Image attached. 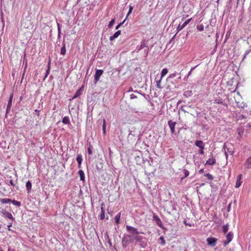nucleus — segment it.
Returning <instances> with one entry per match:
<instances>
[{
  "label": "nucleus",
  "mask_w": 251,
  "mask_h": 251,
  "mask_svg": "<svg viewBox=\"0 0 251 251\" xmlns=\"http://www.w3.org/2000/svg\"><path fill=\"white\" fill-rule=\"evenodd\" d=\"M222 151H224L226 159L227 158L228 154L232 155L233 153L232 146L230 143L225 144Z\"/></svg>",
  "instance_id": "obj_1"
},
{
  "label": "nucleus",
  "mask_w": 251,
  "mask_h": 251,
  "mask_svg": "<svg viewBox=\"0 0 251 251\" xmlns=\"http://www.w3.org/2000/svg\"><path fill=\"white\" fill-rule=\"evenodd\" d=\"M133 242L132 236L129 234H124L122 238V244L123 248H126L127 245Z\"/></svg>",
  "instance_id": "obj_2"
},
{
  "label": "nucleus",
  "mask_w": 251,
  "mask_h": 251,
  "mask_svg": "<svg viewBox=\"0 0 251 251\" xmlns=\"http://www.w3.org/2000/svg\"><path fill=\"white\" fill-rule=\"evenodd\" d=\"M147 42H146L145 40H143L141 42V44L137 46L136 48V51L137 52H139L141 50L143 49L144 48H146V50H145V56H147L148 52H149V48L147 46Z\"/></svg>",
  "instance_id": "obj_3"
},
{
  "label": "nucleus",
  "mask_w": 251,
  "mask_h": 251,
  "mask_svg": "<svg viewBox=\"0 0 251 251\" xmlns=\"http://www.w3.org/2000/svg\"><path fill=\"white\" fill-rule=\"evenodd\" d=\"M126 229L127 231L130 233L132 236H134L135 235L138 234L140 233V232L138 231V229L133 226H126Z\"/></svg>",
  "instance_id": "obj_4"
},
{
  "label": "nucleus",
  "mask_w": 251,
  "mask_h": 251,
  "mask_svg": "<svg viewBox=\"0 0 251 251\" xmlns=\"http://www.w3.org/2000/svg\"><path fill=\"white\" fill-rule=\"evenodd\" d=\"M233 237V234L231 232H228L226 235V240L224 241L223 243L225 246H226L229 243H230Z\"/></svg>",
  "instance_id": "obj_5"
},
{
  "label": "nucleus",
  "mask_w": 251,
  "mask_h": 251,
  "mask_svg": "<svg viewBox=\"0 0 251 251\" xmlns=\"http://www.w3.org/2000/svg\"><path fill=\"white\" fill-rule=\"evenodd\" d=\"M103 73V70H97L96 73L94 76V80L95 83H97V82L99 80L100 76L102 75Z\"/></svg>",
  "instance_id": "obj_6"
},
{
  "label": "nucleus",
  "mask_w": 251,
  "mask_h": 251,
  "mask_svg": "<svg viewBox=\"0 0 251 251\" xmlns=\"http://www.w3.org/2000/svg\"><path fill=\"white\" fill-rule=\"evenodd\" d=\"M207 244L212 247H214L216 245L217 239L215 238L209 237L206 239Z\"/></svg>",
  "instance_id": "obj_7"
},
{
  "label": "nucleus",
  "mask_w": 251,
  "mask_h": 251,
  "mask_svg": "<svg viewBox=\"0 0 251 251\" xmlns=\"http://www.w3.org/2000/svg\"><path fill=\"white\" fill-rule=\"evenodd\" d=\"M213 103L216 104H219L224 106H227V104L224 102L223 100L220 98H215Z\"/></svg>",
  "instance_id": "obj_8"
},
{
  "label": "nucleus",
  "mask_w": 251,
  "mask_h": 251,
  "mask_svg": "<svg viewBox=\"0 0 251 251\" xmlns=\"http://www.w3.org/2000/svg\"><path fill=\"white\" fill-rule=\"evenodd\" d=\"M13 97V94H11L10 96L9 99V100L8 101L7 105L6 115H7L8 113V112L10 111V109L11 107Z\"/></svg>",
  "instance_id": "obj_9"
},
{
  "label": "nucleus",
  "mask_w": 251,
  "mask_h": 251,
  "mask_svg": "<svg viewBox=\"0 0 251 251\" xmlns=\"http://www.w3.org/2000/svg\"><path fill=\"white\" fill-rule=\"evenodd\" d=\"M192 18L187 20L182 25H179L177 27V32L184 28L191 21Z\"/></svg>",
  "instance_id": "obj_10"
},
{
  "label": "nucleus",
  "mask_w": 251,
  "mask_h": 251,
  "mask_svg": "<svg viewBox=\"0 0 251 251\" xmlns=\"http://www.w3.org/2000/svg\"><path fill=\"white\" fill-rule=\"evenodd\" d=\"M168 125L170 128L171 132L172 134L175 133V127L176 125V122L172 120H169L168 122Z\"/></svg>",
  "instance_id": "obj_11"
},
{
  "label": "nucleus",
  "mask_w": 251,
  "mask_h": 251,
  "mask_svg": "<svg viewBox=\"0 0 251 251\" xmlns=\"http://www.w3.org/2000/svg\"><path fill=\"white\" fill-rule=\"evenodd\" d=\"M1 212L5 217L9 219H13V217L10 212L6 211L5 210H2Z\"/></svg>",
  "instance_id": "obj_12"
},
{
  "label": "nucleus",
  "mask_w": 251,
  "mask_h": 251,
  "mask_svg": "<svg viewBox=\"0 0 251 251\" xmlns=\"http://www.w3.org/2000/svg\"><path fill=\"white\" fill-rule=\"evenodd\" d=\"M242 176L241 174H240L237 176V180L235 184L236 188H239L241 186L242 183V181L241 180Z\"/></svg>",
  "instance_id": "obj_13"
},
{
  "label": "nucleus",
  "mask_w": 251,
  "mask_h": 251,
  "mask_svg": "<svg viewBox=\"0 0 251 251\" xmlns=\"http://www.w3.org/2000/svg\"><path fill=\"white\" fill-rule=\"evenodd\" d=\"M83 91V87H81L79 90H78L73 97L72 99H75L82 94V92Z\"/></svg>",
  "instance_id": "obj_14"
},
{
  "label": "nucleus",
  "mask_w": 251,
  "mask_h": 251,
  "mask_svg": "<svg viewBox=\"0 0 251 251\" xmlns=\"http://www.w3.org/2000/svg\"><path fill=\"white\" fill-rule=\"evenodd\" d=\"M76 160L78 163V167L80 168L82 161V157L80 154L77 155Z\"/></svg>",
  "instance_id": "obj_15"
},
{
  "label": "nucleus",
  "mask_w": 251,
  "mask_h": 251,
  "mask_svg": "<svg viewBox=\"0 0 251 251\" xmlns=\"http://www.w3.org/2000/svg\"><path fill=\"white\" fill-rule=\"evenodd\" d=\"M120 34H121V31L118 30V31H116L112 36L110 37L109 40L111 41H113L116 38H117Z\"/></svg>",
  "instance_id": "obj_16"
},
{
  "label": "nucleus",
  "mask_w": 251,
  "mask_h": 251,
  "mask_svg": "<svg viewBox=\"0 0 251 251\" xmlns=\"http://www.w3.org/2000/svg\"><path fill=\"white\" fill-rule=\"evenodd\" d=\"M244 165L245 167L247 169L251 168V156L247 159Z\"/></svg>",
  "instance_id": "obj_17"
},
{
  "label": "nucleus",
  "mask_w": 251,
  "mask_h": 251,
  "mask_svg": "<svg viewBox=\"0 0 251 251\" xmlns=\"http://www.w3.org/2000/svg\"><path fill=\"white\" fill-rule=\"evenodd\" d=\"M195 145L200 148V149H204V143L201 140L196 141L195 142Z\"/></svg>",
  "instance_id": "obj_18"
},
{
  "label": "nucleus",
  "mask_w": 251,
  "mask_h": 251,
  "mask_svg": "<svg viewBox=\"0 0 251 251\" xmlns=\"http://www.w3.org/2000/svg\"><path fill=\"white\" fill-rule=\"evenodd\" d=\"M153 218V219L156 221L157 226L162 227V223L160 218L156 215H154Z\"/></svg>",
  "instance_id": "obj_19"
},
{
  "label": "nucleus",
  "mask_w": 251,
  "mask_h": 251,
  "mask_svg": "<svg viewBox=\"0 0 251 251\" xmlns=\"http://www.w3.org/2000/svg\"><path fill=\"white\" fill-rule=\"evenodd\" d=\"M78 174L79 176L80 180L84 181H85V175H84V172L82 170H80L78 171Z\"/></svg>",
  "instance_id": "obj_20"
},
{
  "label": "nucleus",
  "mask_w": 251,
  "mask_h": 251,
  "mask_svg": "<svg viewBox=\"0 0 251 251\" xmlns=\"http://www.w3.org/2000/svg\"><path fill=\"white\" fill-rule=\"evenodd\" d=\"M237 132L239 135V137L237 138H240L243 136L244 132V129L242 127H240L237 129Z\"/></svg>",
  "instance_id": "obj_21"
},
{
  "label": "nucleus",
  "mask_w": 251,
  "mask_h": 251,
  "mask_svg": "<svg viewBox=\"0 0 251 251\" xmlns=\"http://www.w3.org/2000/svg\"><path fill=\"white\" fill-rule=\"evenodd\" d=\"M215 163H216V160L215 158H214L213 157L211 158L208 159L206 162V164H208V165H213Z\"/></svg>",
  "instance_id": "obj_22"
},
{
  "label": "nucleus",
  "mask_w": 251,
  "mask_h": 251,
  "mask_svg": "<svg viewBox=\"0 0 251 251\" xmlns=\"http://www.w3.org/2000/svg\"><path fill=\"white\" fill-rule=\"evenodd\" d=\"M62 123L65 125H68L70 124V118L68 116L64 117L62 121Z\"/></svg>",
  "instance_id": "obj_23"
},
{
  "label": "nucleus",
  "mask_w": 251,
  "mask_h": 251,
  "mask_svg": "<svg viewBox=\"0 0 251 251\" xmlns=\"http://www.w3.org/2000/svg\"><path fill=\"white\" fill-rule=\"evenodd\" d=\"M100 209H101V213L100 214V219L101 220H103L105 218V211H104V208L101 206V208H100Z\"/></svg>",
  "instance_id": "obj_24"
},
{
  "label": "nucleus",
  "mask_w": 251,
  "mask_h": 251,
  "mask_svg": "<svg viewBox=\"0 0 251 251\" xmlns=\"http://www.w3.org/2000/svg\"><path fill=\"white\" fill-rule=\"evenodd\" d=\"M66 47H65V44L64 43H63V46L61 49L60 54L63 55H64L66 53Z\"/></svg>",
  "instance_id": "obj_25"
},
{
  "label": "nucleus",
  "mask_w": 251,
  "mask_h": 251,
  "mask_svg": "<svg viewBox=\"0 0 251 251\" xmlns=\"http://www.w3.org/2000/svg\"><path fill=\"white\" fill-rule=\"evenodd\" d=\"M32 184L31 182L28 180L27 181L26 183V187L28 193L30 192L31 189Z\"/></svg>",
  "instance_id": "obj_26"
},
{
  "label": "nucleus",
  "mask_w": 251,
  "mask_h": 251,
  "mask_svg": "<svg viewBox=\"0 0 251 251\" xmlns=\"http://www.w3.org/2000/svg\"><path fill=\"white\" fill-rule=\"evenodd\" d=\"M11 200L10 199H1L0 198V201L2 203H8L11 202Z\"/></svg>",
  "instance_id": "obj_27"
},
{
  "label": "nucleus",
  "mask_w": 251,
  "mask_h": 251,
  "mask_svg": "<svg viewBox=\"0 0 251 251\" xmlns=\"http://www.w3.org/2000/svg\"><path fill=\"white\" fill-rule=\"evenodd\" d=\"M121 217V213H118L115 217V221L117 224L120 223V219Z\"/></svg>",
  "instance_id": "obj_28"
},
{
  "label": "nucleus",
  "mask_w": 251,
  "mask_h": 251,
  "mask_svg": "<svg viewBox=\"0 0 251 251\" xmlns=\"http://www.w3.org/2000/svg\"><path fill=\"white\" fill-rule=\"evenodd\" d=\"M132 238L133 239V241L134 240H135L136 241H140L142 240V239L143 238V237L142 236H138V235H134L133 236H132Z\"/></svg>",
  "instance_id": "obj_29"
},
{
  "label": "nucleus",
  "mask_w": 251,
  "mask_h": 251,
  "mask_svg": "<svg viewBox=\"0 0 251 251\" xmlns=\"http://www.w3.org/2000/svg\"><path fill=\"white\" fill-rule=\"evenodd\" d=\"M168 73V70L166 68H164L161 72V77L162 78Z\"/></svg>",
  "instance_id": "obj_30"
},
{
  "label": "nucleus",
  "mask_w": 251,
  "mask_h": 251,
  "mask_svg": "<svg viewBox=\"0 0 251 251\" xmlns=\"http://www.w3.org/2000/svg\"><path fill=\"white\" fill-rule=\"evenodd\" d=\"M102 131L104 135L106 134V121L105 120H103L102 124Z\"/></svg>",
  "instance_id": "obj_31"
},
{
  "label": "nucleus",
  "mask_w": 251,
  "mask_h": 251,
  "mask_svg": "<svg viewBox=\"0 0 251 251\" xmlns=\"http://www.w3.org/2000/svg\"><path fill=\"white\" fill-rule=\"evenodd\" d=\"M11 202L14 205L17 206H21V202L15 201V200H12L11 201Z\"/></svg>",
  "instance_id": "obj_32"
},
{
  "label": "nucleus",
  "mask_w": 251,
  "mask_h": 251,
  "mask_svg": "<svg viewBox=\"0 0 251 251\" xmlns=\"http://www.w3.org/2000/svg\"><path fill=\"white\" fill-rule=\"evenodd\" d=\"M228 230V225L226 224L223 226V231L224 233H226L227 232Z\"/></svg>",
  "instance_id": "obj_33"
},
{
  "label": "nucleus",
  "mask_w": 251,
  "mask_h": 251,
  "mask_svg": "<svg viewBox=\"0 0 251 251\" xmlns=\"http://www.w3.org/2000/svg\"><path fill=\"white\" fill-rule=\"evenodd\" d=\"M50 60L48 62V69L47 70L46 75L45 76V78L47 77V76L49 74L50 70Z\"/></svg>",
  "instance_id": "obj_34"
},
{
  "label": "nucleus",
  "mask_w": 251,
  "mask_h": 251,
  "mask_svg": "<svg viewBox=\"0 0 251 251\" xmlns=\"http://www.w3.org/2000/svg\"><path fill=\"white\" fill-rule=\"evenodd\" d=\"M183 171L184 172V176L181 177V179H183L184 178L187 177L189 175V172L188 170L184 169Z\"/></svg>",
  "instance_id": "obj_35"
},
{
  "label": "nucleus",
  "mask_w": 251,
  "mask_h": 251,
  "mask_svg": "<svg viewBox=\"0 0 251 251\" xmlns=\"http://www.w3.org/2000/svg\"><path fill=\"white\" fill-rule=\"evenodd\" d=\"M205 176H206L209 180H213L214 179L213 176L210 174L207 173L204 175Z\"/></svg>",
  "instance_id": "obj_36"
},
{
  "label": "nucleus",
  "mask_w": 251,
  "mask_h": 251,
  "mask_svg": "<svg viewBox=\"0 0 251 251\" xmlns=\"http://www.w3.org/2000/svg\"><path fill=\"white\" fill-rule=\"evenodd\" d=\"M197 28L198 30L199 31H202L204 29V26L202 25H198L197 26Z\"/></svg>",
  "instance_id": "obj_37"
},
{
  "label": "nucleus",
  "mask_w": 251,
  "mask_h": 251,
  "mask_svg": "<svg viewBox=\"0 0 251 251\" xmlns=\"http://www.w3.org/2000/svg\"><path fill=\"white\" fill-rule=\"evenodd\" d=\"M162 79V78H160L159 80H156V87L160 89L162 88L160 86V83L161 82Z\"/></svg>",
  "instance_id": "obj_38"
},
{
  "label": "nucleus",
  "mask_w": 251,
  "mask_h": 251,
  "mask_svg": "<svg viewBox=\"0 0 251 251\" xmlns=\"http://www.w3.org/2000/svg\"><path fill=\"white\" fill-rule=\"evenodd\" d=\"M114 23H115V20H114V19H112V20L109 22V24H108V27L109 28H111V27L113 26V24H114Z\"/></svg>",
  "instance_id": "obj_39"
},
{
  "label": "nucleus",
  "mask_w": 251,
  "mask_h": 251,
  "mask_svg": "<svg viewBox=\"0 0 251 251\" xmlns=\"http://www.w3.org/2000/svg\"><path fill=\"white\" fill-rule=\"evenodd\" d=\"M215 107H216V108H217V109L219 111H221L222 110V109H224L225 107H226L227 106H224L220 105L219 106H215Z\"/></svg>",
  "instance_id": "obj_40"
},
{
  "label": "nucleus",
  "mask_w": 251,
  "mask_h": 251,
  "mask_svg": "<svg viewBox=\"0 0 251 251\" xmlns=\"http://www.w3.org/2000/svg\"><path fill=\"white\" fill-rule=\"evenodd\" d=\"M177 73L176 72L174 73L171 74L168 77V79L173 78L176 75Z\"/></svg>",
  "instance_id": "obj_41"
},
{
  "label": "nucleus",
  "mask_w": 251,
  "mask_h": 251,
  "mask_svg": "<svg viewBox=\"0 0 251 251\" xmlns=\"http://www.w3.org/2000/svg\"><path fill=\"white\" fill-rule=\"evenodd\" d=\"M126 18L124 20V21L123 22L120 23L119 24H118V25L116 26V28H115V29H118V28H120V26H121V25H122L125 23V22L126 21Z\"/></svg>",
  "instance_id": "obj_42"
},
{
  "label": "nucleus",
  "mask_w": 251,
  "mask_h": 251,
  "mask_svg": "<svg viewBox=\"0 0 251 251\" xmlns=\"http://www.w3.org/2000/svg\"><path fill=\"white\" fill-rule=\"evenodd\" d=\"M159 240L161 241V243L163 245H165L166 244L165 240L163 236H161L159 238Z\"/></svg>",
  "instance_id": "obj_43"
},
{
  "label": "nucleus",
  "mask_w": 251,
  "mask_h": 251,
  "mask_svg": "<svg viewBox=\"0 0 251 251\" xmlns=\"http://www.w3.org/2000/svg\"><path fill=\"white\" fill-rule=\"evenodd\" d=\"M191 91H186V92H185L184 93V95L186 96V97H188V96H190L191 95Z\"/></svg>",
  "instance_id": "obj_44"
},
{
  "label": "nucleus",
  "mask_w": 251,
  "mask_h": 251,
  "mask_svg": "<svg viewBox=\"0 0 251 251\" xmlns=\"http://www.w3.org/2000/svg\"><path fill=\"white\" fill-rule=\"evenodd\" d=\"M132 9H133V7L131 6H129V10H128V12L126 15V18H127L128 16V15L131 13Z\"/></svg>",
  "instance_id": "obj_45"
},
{
  "label": "nucleus",
  "mask_w": 251,
  "mask_h": 251,
  "mask_svg": "<svg viewBox=\"0 0 251 251\" xmlns=\"http://www.w3.org/2000/svg\"><path fill=\"white\" fill-rule=\"evenodd\" d=\"M57 29L58 32H61L60 25L59 24H57Z\"/></svg>",
  "instance_id": "obj_46"
},
{
  "label": "nucleus",
  "mask_w": 251,
  "mask_h": 251,
  "mask_svg": "<svg viewBox=\"0 0 251 251\" xmlns=\"http://www.w3.org/2000/svg\"><path fill=\"white\" fill-rule=\"evenodd\" d=\"M88 153L89 154V155H91L92 154V150H91L90 148H89L88 149Z\"/></svg>",
  "instance_id": "obj_47"
},
{
  "label": "nucleus",
  "mask_w": 251,
  "mask_h": 251,
  "mask_svg": "<svg viewBox=\"0 0 251 251\" xmlns=\"http://www.w3.org/2000/svg\"><path fill=\"white\" fill-rule=\"evenodd\" d=\"M192 71H191L190 70V71L189 72V73H188V74L186 76H185V78L186 77L187 78H188V77L191 75V74H192Z\"/></svg>",
  "instance_id": "obj_48"
},
{
  "label": "nucleus",
  "mask_w": 251,
  "mask_h": 251,
  "mask_svg": "<svg viewBox=\"0 0 251 251\" xmlns=\"http://www.w3.org/2000/svg\"><path fill=\"white\" fill-rule=\"evenodd\" d=\"M199 153L201 154H203L204 153L203 149H200L199 151Z\"/></svg>",
  "instance_id": "obj_49"
},
{
  "label": "nucleus",
  "mask_w": 251,
  "mask_h": 251,
  "mask_svg": "<svg viewBox=\"0 0 251 251\" xmlns=\"http://www.w3.org/2000/svg\"><path fill=\"white\" fill-rule=\"evenodd\" d=\"M130 99H134V98H136V96H135L134 94H131V95H130Z\"/></svg>",
  "instance_id": "obj_50"
},
{
  "label": "nucleus",
  "mask_w": 251,
  "mask_h": 251,
  "mask_svg": "<svg viewBox=\"0 0 251 251\" xmlns=\"http://www.w3.org/2000/svg\"><path fill=\"white\" fill-rule=\"evenodd\" d=\"M9 183L10 184V185H11L12 186H15L14 184V182H13V180L11 179L10 181H9Z\"/></svg>",
  "instance_id": "obj_51"
},
{
  "label": "nucleus",
  "mask_w": 251,
  "mask_h": 251,
  "mask_svg": "<svg viewBox=\"0 0 251 251\" xmlns=\"http://www.w3.org/2000/svg\"><path fill=\"white\" fill-rule=\"evenodd\" d=\"M204 172V169H201L199 170V173L200 174H202V173H203Z\"/></svg>",
  "instance_id": "obj_52"
},
{
  "label": "nucleus",
  "mask_w": 251,
  "mask_h": 251,
  "mask_svg": "<svg viewBox=\"0 0 251 251\" xmlns=\"http://www.w3.org/2000/svg\"><path fill=\"white\" fill-rule=\"evenodd\" d=\"M231 203H229L227 207V210L229 211L230 210V206H231Z\"/></svg>",
  "instance_id": "obj_53"
},
{
  "label": "nucleus",
  "mask_w": 251,
  "mask_h": 251,
  "mask_svg": "<svg viewBox=\"0 0 251 251\" xmlns=\"http://www.w3.org/2000/svg\"><path fill=\"white\" fill-rule=\"evenodd\" d=\"M198 65H196L193 67H192L191 69V71H193Z\"/></svg>",
  "instance_id": "obj_54"
},
{
  "label": "nucleus",
  "mask_w": 251,
  "mask_h": 251,
  "mask_svg": "<svg viewBox=\"0 0 251 251\" xmlns=\"http://www.w3.org/2000/svg\"><path fill=\"white\" fill-rule=\"evenodd\" d=\"M35 112L37 113V115L38 116H39V115H40V114H39V111L38 110L36 109V110H35Z\"/></svg>",
  "instance_id": "obj_55"
},
{
  "label": "nucleus",
  "mask_w": 251,
  "mask_h": 251,
  "mask_svg": "<svg viewBox=\"0 0 251 251\" xmlns=\"http://www.w3.org/2000/svg\"><path fill=\"white\" fill-rule=\"evenodd\" d=\"M58 38L59 39L61 37V32H58Z\"/></svg>",
  "instance_id": "obj_56"
},
{
  "label": "nucleus",
  "mask_w": 251,
  "mask_h": 251,
  "mask_svg": "<svg viewBox=\"0 0 251 251\" xmlns=\"http://www.w3.org/2000/svg\"><path fill=\"white\" fill-rule=\"evenodd\" d=\"M7 251H14V250L11 249V248H9Z\"/></svg>",
  "instance_id": "obj_57"
},
{
  "label": "nucleus",
  "mask_w": 251,
  "mask_h": 251,
  "mask_svg": "<svg viewBox=\"0 0 251 251\" xmlns=\"http://www.w3.org/2000/svg\"><path fill=\"white\" fill-rule=\"evenodd\" d=\"M238 106H239V107H242V108H243V107H244V106H240V105H239Z\"/></svg>",
  "instance_id": "obj_58"
},
{
  "label": "nucleus",
  "mask_w": 251,
  "mask_h": 251,
  "mask_svg": "<svg viewBox=\"0 0 251 251\" xmlns=\"http://www.w3.org/2000/svg\"><path fill=\"white\" fill-rule=\"evenodd\" d=\"M2 143L0 142V146H1Z\"/></svg>",
  "instance_id": "obj_59"
},
{
  "label": "nucleus",
  "mask_w": 251,
  "mask_h": 251,
  "mask_svg": "<svg viewBox=\"0 0 251 251\" xmlns=\"http://www.w3.org/2000/svg\"><path fill=\"white\" fill-rule=\"evenodd\" d=\"M204 185V183H202L201 184V186H203Z\"/></svg>",
  "instance_id": "obj_60"
},
{
  "label": "nucleus",
  "mask_w": 251,
  "mask_h": 251,
  "mask_svg": "<svg viewBox=\"0 0 251 251\" xmlns=\"http://www.w3.org/2000/svg\"><path fill=\"white\" fill-rule=\"evenodd\" d=\"M0 251H3L2 249H0Z\"/></svg>",
  "instance_id": "obj_61"
},
{
  "label": "nucleus",
  "mask_w": 251,
  "mask_h": 251,
  "mask_svg": "<svg viewBox=\"0 0 251 251\" xmlns=\"http://www.w3.org/2000/svg\"><path fill=\"white\" fill-rule=\"evenodd\" d=\"M1 228V225H0V228Z\"/></svg>",
  "instance_id": "obj_62"
}]
</instances>
